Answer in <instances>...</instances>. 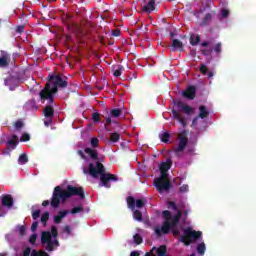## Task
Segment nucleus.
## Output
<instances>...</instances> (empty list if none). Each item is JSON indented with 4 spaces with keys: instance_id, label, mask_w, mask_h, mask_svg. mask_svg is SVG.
Here are the masks:
<instances>
[{
    "instance_id": "f257e3e1",
    "label": "nucleus",
    "mask_w": 256,
    "mask_h": 256,
    "mask_svg": "<svg viewBox=\"0 0 256 256\" xmlns=\"http://www.w3.org/2000/svg\"><path fill=\"white\" fill-rule=\"evenodd\" d=\"M84 153L89 155L92 160L91 162L89 160L88 166L83 168L84 175H91L93 179H99L100 177L99 187L111 189V183L109 182H117L119 181V177L115 174L105 172V166L99 161V153H97V150H93V148H85Z\"/></svg>"
},
{
    "instance_id": "f03ea898",
    "label": "nucleus",
    "mask_w": 256,
    "mask_h": 256,
    "mask_svg": "<svg viewBox=\"0 0 256 256\" xmlns=\"http://www.w3.org/2000/svg\"><path fill=\"white\" fill-rule=\"evenodd\" d=\"M78 196L80 199H85V191L83 187H74L72 185H68L66 190H64L61 186H56L52 193L51 201L44 200L42 202V207H48L50 204L53 209H57L59 205L65 203L70 197Z\"/></svg>"
},
{
    "instance_id": "7ed1b4c3",
    "label": "nucleus",
    "mask_w": 256,
    "mask_h": 256,
    "mask_svg": "<svg viewBox=\"0 0 256 256\" xmlns=\"http://www.w3.org/2000/svg\"><path fill=\"white\" fill-rule=\"evenodd\" d=\"M67 77L63 75H50L44 86V88L39 92L40 101L45 103L48 101L50 105L55 103V95L59 91V87L65 89L69 85L67 82Z\"/></svg>"
},
{
    "instance_id": "20e7f679",
    "label": "nucleus",
    "mask_w": 256,
    "mask_h": 256,
    "mask_svg": "<svg viewBox=\"0 0 256 256\" xmlns=\"http://www.w3.org/2000/svg\"><path fill=\"white\" fill-rule=\"evenodd\" d=\"M164 222L161 228H155V234L157 237H161L162 235H167L171 229H175L177 225H179V221H181V217H183V213L178 211L174 216L171 215V211L165 210L162 212Z\"/></svg>"
},
{
    "instance_id": "39448f33",
    "label": "nucleus",
    "mask_w": 256,
    "mask_h": 256,
    "mask_svg": "<svg viewBox=\"0 0 256 256\" xmlns=\"http://www.w3.org/2000/svg\"><path fill=\"white\" fill-rule=\"evenodd\" d=\"M58 236L59 230H57V227L55 226L51 227V232H42L41 243L42 246L46 249V251L52 252L55 251V247H59V240L57 239Z\"/></svg>"
},
{
    "instance_id": "423d86ee",
    "label": "nucleus",
    "mask_w": 256,
    "mask_h": 256,
    "mask_svg": "<svg viewBox=\"0 0 256 256\" xmlns=\"http://www.w3.org/2000/svg\"><path fill=\"white\" fill-rule=\"evenodd\" d=\"M184 235L180 236L179 241L181 243H184L186 247H189L191 243H195V241H198V239H201V235H203V232L201 231H195L191 227H187L183 230Z\"/></svg>"
},
{
    "instance_id": "0eeeda50",
    "label": "nucleus",
    "mask_w": 256,
    "mask_h": 256,
    "mask_svg": "<svg viewBox=\"0 0 256 256\" xmlns=\"http://www.w3.org/2000/svg\"><path fill=\"white\" fill-rule=\"evenodd\" d=\"M178 139V147L173 149V153H175L176 157H180L179 154L182 153V151H185V148L189 143V138L187 137V130L182 131L179 134Z\"/></svg>"
},
{
    "instance_id": "6e6552de",
    "label": "nucleus",
    "mask_w": 256,
    "mask_h": 256,
    "mask_svg": "<svg viewBox=\"0 0 256 256\" xmlns=\"http://www.w3.org/2000/svg\"><path fill=\"white\" fill-rule=\"evenodd\" d=\"M154 185L158 193H165V191L167 192L171 189V182L167 180V174H165V176L155 178Z\"/></svg>"
},
{
    "instance_id": "1a4fd4ad",
    "label": "nucleus",
    "mask_w": 256,
    "mask_h": 256,
    "mask_svg": "<svg viewBox=\"0 0 256 256\" xmlns=\"http://www.w3.org/2000/svg\"><path fill=\"white\" fill-rule=\"evenodd\" d=\"M127 205L128 209H130L133 212V219L139 222L143 221V212L135 209V198L133 196L127 197Z\"/></svg>"
},
{
    "instance_id": "9d476101",
    "label": "nucleus",
    "mask_w": 256,
    "mask_h": 256,
    "mask_svg": "<svg viewBox=\"0 0 256 256\" xmlns=\"http://www.w3.org/2000/svg\"><path fill=\"white\" fill-rule=\"evenodd\" d=\"M9 63H11V54L7 51H0V67L5 68L9 67Z\"/></svg>"
},
{
    "instance_id": "9b49d317",
    "label": "nucleus",
    "mask_w": 256,
    "mask_h": 256,
    "mask_svg": "<svg viewBox=\"0 0 256 256\" xmlns=\"http://www.w3.org/2000/svg\"><path fill=\"white\" fill-rule=\"evenodd\" d=\"M182 95L183 97H185V99L193 101V99H195V96L197 95V87L188 86L187 89L182 92Z\"/></svg>"
},
{
    "instance_id": "f8f14e48",
    "label": "nucleus",
    "mask_w": 256,
    "mask_h": 256,
    "mask_svg": "<svg viewBox=\"0 0 256 256\" xmlns=\"http://www.w3.org/2000/svg\"><path fill=\"white\" fill-rule=\"evenodd\" d=\"M175 105L178 108V111H182L183 113H186V115H191V113H193V108L183 103V101H177L175 102Z\"/></svg>"
},
{
    "instance_id": "ddd939ff",
    "label": "nucleus",
    "mask_w": 256,
    "mask_h": 256,
    "mask_svg": "<svg viewBox=\"0 0 256 256\" xmlns=\"http://www.w3.org/2000/svg\"><path fill=\"white\" fill-rule=\"evenodd\" d=\"M43 115L46 119H53L55 117V109L53 105L48 102V105L44 107Z\"/></svg>"
},
{
    "instance_id": "4468645a",
    "label": "nucleus",
    "mask_w": 256,
    "mask_h": 256,
    "mask_svg": "<svg viewBox=\"0 0 256 256\" xmlns=\"http://www.w3.org/2000/svg\"><path fill=\"white\" fill-rule=\"evenodd\" d=\"M172 115H173V119H175L177 122H179L182 127H187V121H185L184 117H181V114L179 113V111L175 108L172 109Z\"/></svg>"
},
{
    "instance_id": "2eb2a0df",
    "label": "nucleus",
    "mask_w": 256,
    "mask_h": 256,
    "mask_svg": "<svg viewBox=\"0 0 256 256\" xmlns=\"http://www.w3.org/2000/svg\"><path fill=\"white\" fill-rule=\"evenodd\" d=\"M171 165H173V162H171V159H168L166 162H163L160 164L161 177H165V175H167V171L171 169Z\"/></svg>"
},
{
    "instance_id": "dca6fc26",
    "label": "nucleus",
    "mask_w": 256,
    "mask_h": 256,
    "mask_svg": "<svg viewBox=\"0 0 256 256\" xmlns=\"http://www.w3.org/2000/svg\"><path fill=\"white\" fill-rule=\"evenodd\" d=\"M17 145H19V137L13 134L12 138L7 142V149L12 151V149L17 148Z\"/></svg>"
},
{
    "instance_id": "f3484780",
    "label": "nucleus",
    "mask_w": 256,
    "mask_h": 256,
    "mask_svg": "<svg viewBox=\"0 0 256 256\" xmlns=\"http://www.w3.org/2000/svg\"><path fill=\"white\" fill-rule=\"evenodd\" d=\"M213 17H215L214 11L207 13L200 23L201 27H207V25L213 21Z\"/></svg>"
},
{
    "instance_id": "a211bd4d",
    "label": "nucleus",
    "mask_w": 256,
    "mask_h": 256,
    "mask_svg": "<svg viewBox=\"0 0 256 256\" xmlns=\"http://www.w3.org/2000/svg\"><path fill=\"white\" fill-rule=\"evenodd\" d=\"M1 201L3 207H7L8 209H11V207H13V197L11 195L3 196Z\"/></svg>"
},
{
    "instance_id": "6ab92c4d",
    "label": "nucleus",
    "mask_w": 256,
    "mask_h": 256,
    "mask_svg": "<svg viewBox=\"0 0 256 256\" xmlns=\"http://www.w3.org/2000/svg\"><path fill=\"white\" fill-rule=\"evenodd\" d=\"M67 215H69V210L59 211L58 215L54 216V223H61V221H63Z\"/></svg>"
},
{
    "instance_id": "aec40b11",
    "label": "nucleus",
    "mask_w": 256,
    "mask_h": 256,
    "mask_svg": "<svg viewBox=\"0 0 256 256\" xmlns=\"http://www.w3.org/2000/svg\"><path fill=\"white\" fill-rule=\"evenodd\" d=\"M171 47H172V51H183L184 49L183 42H181V40L179 39L172 40Z\"/></svg>"
},
{
    "instance_id": "412c9836",
    "label": "nucleus",
    "mask_w": 256,
    "mask_h": 256,
    "mask_svg": "<svg viewBox=\"0 0 256 256\" xmlns=\"http://www.w3.org/2000/svg\"><path fill=\"white\" fill-rule=\"evenodd\" d=\"M145 13H153L155 11V0H149L146 5L143 6Z\"/></svg>"
},
{
    "instance_id": "4be33fe9",
    "label": "nucleus",
    "mask_w": 256,
    "mask_h": 256,
    "mask_svg": "<svg viewBox=\"0 0 256 256\" xmlns=\"http://www.w3.org/2000/svg\"><path fill=\"white\" fill-rule=\"evenodd\" d=\"M198 117L200 119H207V117H209V110L207 109V106H205V105L199 106Z\"/></svg>"
},
{
    "instance_id": "5701e85b",
    "label": "nucleus",
    "mask_w": 256,
    "mask_h": 256,
    "mask_svg": "<svg viewBox=\"0 0 256 256\" xmlns=\"http://www.w3.org/2000/svg\"><path fill=\"white\" fill-rule=\"evenodd\" d=\"M201 42V36L200 35H196V37L194 35H192L190 37V44L195 47V45H199V43Z\"/></svg>"
},
{
    "instance_id": "b1692460",
    "label": "nucleus",
    "mask_w": 256,
    "mask_h": 256,
    "mask_svg": "<svg viewBox=\"0 0 256 256\" xmlns=\"http://www.w3.org/2000/svg\"><path fill=\"white\" fill-rule=\"evenodd\" d=\"M123 114V110H121V108H116V109H112L110 111V117H121V115Z\"/></svg>"
},
{
    "instance_id": "393cba45",
    "label": "nucleus",
    "mask_w": 256,
    "mask_h": 256,
    "mask_svg": "<svg viewBox=\"0 0 256 256\" xmlns=\"http://www.w3.org/2000/svg\"><path fill=\"white\" fill-rule=\"evenodd\" d=\"M121 139V134L114 132L110 135V141L111 143H119V140Z\"/></svg>"
},
{
    "instance_id": "a878e982",
    "label": "nucleus",
    "mask_w": 256,
    "mask_h": 256,
    "mask_svg": "<svg viewBox=\"0 0 256 256\" xmlns=\"http://www.w3.org/2000/svg\"><path fill=\"white\" fill-rule=\"evenodd\" d=\"M147 201L145 199H137L135 200V209H143Z\"/></svg>"
},
{
    "instance_id": "bb28decb",
    "label": "nucleus",
    "mask_w": 256,
    "mask_h": 256,
    "mask_svg": "<svg viewBox=\"0 0 256 256\" xmlns=\"http://www.w3.org/2000/svg\"><path fill=\"white\" fill-rule=\"evenodd\" d=\"M206 247H205V242H201L197 245V252L200 254V255H205V251H206Z\"/></svg>"
},
{
    "instance_id": "cd10ccee",
    "label": "nucleus",
    "mask_w": 256,
    "mask_h": 256,
    "mask_svg": "<svg viewBox=\"0 0 256 256\" xmlns=\"http://www.w3.org/2000/svg\"><path fill=\"white\" fill-rule=\"evenodd\" d=\"M18 161L20 165H25V163H29V158L27 157V154H21L18 158Z\"/></svg>"
},
{
    "instance_id": "c85d7f7f",
    "label": "nucleus",
    "mask_w": 256,
    "mask_h": 256,
    "mask_svg": "<svg viewBox=\"0 0 256 256\" xmlns=\"http://www.w3.org/2000/svg\"><path fill=\"white\" fill-rule=\"evenodd\" d=\"M23 127H25V124L23 123V120H17L14 123V129H16V131H21V129H23Z\"/></svg>"
},
{
    "instance_id": "c756f323",
    "label": "nucleus",
    "mask_w": 256,
    "mask_h": 256,
    "mask_svg": "<svg viewBox=\"0 0 256 256\" xmlns=\"http://www.w3.org/2000/svg\"><path fill=\"white\" fill-rule=\"evenodd\" d=\"M171 138V134L169 132H164L161 135V141L162 143H169V139Z\"/></svg>"
},
{
    "instance_id": "7c9ffc66",
    "label": "nucleus",
    "mask_w": 256,
    "mask_h": 256,
    "mask_svg": "<svg viewBox=\"0 0 256 256\" xmlns=\"http://www.w3.org/2000/svg\"><path fill=\"white\" fill-rule=\"evenodd\" d=\"M41 223H43V225H47V221H49V212H44L40 218Z\"/></svg>"
},
{
    "instance_id": "2f4dec72",
    "label": "nucleus",
    "mask_w": 256,
    "mask_h": 256,
    "mask_svg": "<svg viewBox=\"0 0 256 256\" xmlns=\"http://www.w3.org/2000/svg\"><path fill=\"white\" fill-rule=\"evenodd\" d=\"M82 211H84L83 206H78V207L72 208V210L70 211V213H71L72 215H77V213H82Z\"/></svg>"
},
{
    "instance_id": "473e14b6",
    "label": "nucleus",
    "mask_w": 256,
    "mask_h": 256,
    "mask_svg": "<svg viewBox=\"0 0 256 256\" xmlns=\"http://www.w3.org/2000/svg\"><path fill=\"white\" fill-rule=\"evenodd\" d=\"M134 239V243H136V245H141L143 243V237H141V235L139 234H135L133 236Z\"/></svg>"
},
{
    "instance_id": "72a5a7b5",
    "label": "nucleus",
    "mask_w": 256,
    "mask_h": 256,
    "mask_svg": "<svg viewBox=\"0 0 256 256\" xmlns=\"http://www.w3.org/2000/svg\"><path fill=\"white\" fill-rule=\"evenodd\" d=\"M20 141H22L23 143H27V141H31V136L27 133H24L20 137Z\"/></svg>"
},
{
    "instance_id": "f704fd0d",
    "label": "nucleus",
    "mask_w": 256,
    "mask_h": 256,
    "mask_svg": "<svg viewBox=\"0 0 256 256\" xmlns=\"http://www.w3.org/2000/svg\"><path fill=\"white\" fill-rule=\"evenodd\" d=\"M118 68L114 70V77H121V74L123 73V67L117 66Z\"/></svg>"
},
{
    "instance_id": "c9c22d12",
    "label": "nucleus",
    "mask_w": 256,
    "mask_h": 256,
    "mask_svg": "<svg viewBox=\"0 0 256 256\" xmlns=\"http://www.w3.org/2000/svg\"><path fill=\"white\" fill-rule=\"evenodd\" d=\"M41 217V210H35L32 212V219H34V221H37V219H39Z\"/></svg>"
},
{
    "instance_id": "e433bc0d",
    "label": "nucleus",
    "mask_w": 256,
    "mask_h": 256,
    "mask_svg": "<svg viewBox=\"0 0 256 256\" xmlns=\"http://www.w3.org/2000/svg\"><path fill=\"white\" fill-rule=\"evenodd\" d=\"M92 119H93L94 123H99V121L101 120L100 114L98 112H94L92 114Z\"/></svg>"
},
{
    "instance_id": "4c0bfd02",
    "label": "nucleus",
    "mask_w": 256,
    "mask_h": 256,
    "mask_svg": "<svg viewBox=\"0 0 256 256\" xmlns=\"http://www.w3.org/2000/svg\"><path fill=\"white\" fill-rule=\"evenodd\" d=\"M207 65H205L204 63L200 64V72L202 73V75H207Z\"/></svg>"
},
{
    "instance_id": "58836bf2",
    "label": "nucleus",
    "mask_w": 256,
    "mask_h": 256,
    "mask_svg": "<svg viewBox=\"0 0 256 256\" xmlns=\"http://www.w3.org/2000/svg\"><path fill=\"white\" fill-rule=\"evenodd\" d=\"M180 193H188L189 192V185L184 184L179 189Z\"/></svg>"
},
{
    "instance_id": "ea45409f",
    "label": "nucleus",
    "mask_w": 256,
    "mask_h": 256,
    "mask_svg": "<svg viewBox=\"0 0 256 256\" xmlns=\"http://www.w3.org/2000/svg\"><path fill=\"white\" fill-rule=\"evenodd\" d=\"M37 241V234H32L29 238V242L31 243V245H35Z\"/></svg>"
},
{
    "instance_id": "a19ab883",
    "label": "nucleus",
    "mask_w": 256,
    "mask_h": 256,
    "mask_svg": "<svg viewBox=\"0 0 256 256\" xmlns=\"http://www.w3.org/2000/svg\"><path fill=\"white\" fill-rule=\"evenodd\" d=\"M202 55H205L206 57L211 55V53H213L212 49H202L201 50Z\"/></svg>"
},
{
    "instance_id": "79ce46f5",
    "label": "nucleus",
    "mask_w": 256,
    "mask_h": 256,
    "mask_svg": "<svg viewBox=\"0 0 256 256\" xmlns=\"http://www.w3.org/2000/svg\"><path fill=\"white\" fill-rule=\"evenodd\" d=\"M91 145H92V147H99V139L98 138H92L91 139Z\"/></svg>"
},
{
    "instance_id": "37998d69",
    "label": "nucleus",
    "mask_w": 256,
    "mask_h": 256,
    "mask_svg": "<svg viewBox=\"0 0 256 256\" xmlns=\"http://www.w3.org/2000/svg\"><path fill=\"white\" fill-rule=\"evenodd\" d=\"M78 155H80V157L84 159V161L89 162V158L85 156V153L83 152V150H78Z\"/></svg>"
},
{
    "instance_id": "c03bdc74",
    "label": "nucleus",
    "mask_w": 256,
    "mask_h": 256,
    "mask_svg": "<svg viewBox=\"0 0 256 256\" xmlns=\"http://www.w3.org/2000/svg\"><path fill=\"white\" fill-rule=\"evenodd\" d=\"M221 15L224 19H227V17H229V10L227 9H222L221 11Z\"/></svg>"
},
{
    "instance_id": "a18cd8bd",
    "label": "nucleus",
    "mask_w": 256,
    "mask_h": 256,
    "mask_svg": "<svg viewBox=\"0 0 256 256\" xmlns=\"http://www.w3.org/2000/svg\"><path fill=\"white\" fill-rule=\"evenodd\" d=\"M168 207H170L174 211H177V204H175V202L173 201L168 202Z\"/></svg>"
},
{
    "instance_id": "49530a36",
    "label": "nucleus",
    "mask_w": 256,
    "mask_h": 256,
    "mask_svg": "<svg viewBox=\"0 0 256 256\" xmlns=\"http://www.w3.org/2000/svg\"><path fill=\"white\" fill-rule=\"evenodd\" d=\"M37 227H39V222L35 221L32 223L31 231L35 232L37 231Z\"/></svg>"
},
{
    "instance_id": "de8ad7c7",
    "label": "nucleus",
    "mask_w": 256,
    "mask_h": 256,
    "mask_svg": "<svg viewBox=\"0 0 256 256\" xmlns=\"http://www.w3.org/2000/svg\"><path fill=\"white\" fill-rule=\"evenodd\" d=\"M216 53H221V42L217 43L214 47Z\"/></svg>"
},
{
    "instance_id": "09e8293b",
    "label": "nucleus",
    "mask_w": 256,
    "mask_h": 256,
    "mask_svg": "<svg viewBox=\"0 0 256 256\" xmlns=\"http://www.w3.org/2000/svg\"><path fill=\"white\" fill-rule=\"evenodd\" d=\"M111 117L112 116L106 118V124L104 125L106 131H109V129H107V125H111V123H112Z\"/></svg>"
},
{
    "instance_id": "8fccbe9b",
    "label": "nucleus",
    "mask_w": 256,
    "mask_h": 256,
    "mask_svg": "<svg viewBox=\"0 0 256 256\" xmlns=\"http://www.w3.org/2000/svg\"><path fill=\"white\" fill-rule=\"evenodd\" d=\"M19 233H20L21 237L25 236V233H26V228H25V226H21V227L19 228Z\"/></svg>"
},
{
    "instance_id": "3c124183",
    "label": "nucleus",
    "mask_w": 256,
    "mask_h": 256,
    "mask_svg": "<svg viewBox=\"0 0 256 256\" xmlns=\"http://www.w3.org/2000/svg\"><path fill=\"white\" fill-rule=\"evenodd\" d=\"M23 31H25V26L23 25L17 26L16 33H23Z\"/></svg>"
},
{
    "instance_id": "603ef678",
    "label": "nucleus",
    "mask_w": 256,
    "mask_h": 256,
    "mask_svg": "<svg viewBox=\"0 0 256 256\" xmlns=\"http://www.w3.org/2000/svg\"><path fill=\"white\" fill-rule=\"evenodd\" d=\"M170 231H172L174 237H179V235H181V232L178 229L173 230L172 228Z\"/></svg>"
},
{
    "instance_id": "864d4df0",
    "label": "nucleus",
    "mask_w": 256,
    "mask_h": 256,
    "mask_svg": "<svg viewBox=\"0 0 256 256\" xmlns=\"http://www.w3.org/2000/svg\"><path fill=\"white\" fill-rule=\"evenodd\" d=\"M51 123H53V118H47V120L44 121V125L46 127H49V125H51Z\"/></svg>"
},
{
    "instance_id": "5fc2aeb1",
    "label": "nucleus",
    "mask_w": 256,
    "mask_h": 256,
    "mask_svg": "<svg viewBox=\"0 0 256 256\" xmlns=\"http://www.w3.org/2000/svg\"><path fill=\"white\" fill-rule=\"evenodd\" d=\"M64 233H67V235H71V227L69 225H66L64 227Z\"/></svg>"
},
{
    "instance_id": "6e6d98bb",
    "label": "nucleus",
    "mask_w": 256,
    "mask_h": 256,
    "mask_svg": "<svg viewBox=\"0 0 256 256\" xmlns=\"http://www.w3.org/2000/svg\"><path fill=\"white\" fill-rule=\"evenodd\" d=\"M112 35H113L114 37H119V35H121V31H119V30H114L113 33H112Z\"/></svg>"
},
{
    "instance_id": "4d7b16f0",
    "label": "nucleus",
    "mask_w": 256,
    "mask_h": 256,
    "mask_svg": "<svg viewBox=\"0 0 256 256\" xmlns=\"http://www.w3.org/2000/svg\"><path fill=\"white\" fill-rule=\"evenodd\" d=\"M130 256H141V254L139 253V251H132L130 253Z\"/></svg>"
},
{
    "instance_id": "13d9d810",
    "label": "nucleus",
    "mask_w": 256,
    "mask_h": 256,
    "mask_svg": "<svg viewBox=\"0 0 256 256\" xmlns=\"http://www.w3.org/2000/svg\"><path fill=\"white\" fill-rule=\"evenodd\" d=\"M199 116H196L195 118H193L192 120V125H195V123H197V121H199Z\"/></svg>"
},
{
    "instance_id": "bf43d9fd",
    "label": "nucleus",
    "mask_w": 256,
    "mask_h": 256,
    "mask_svg": "<svg viewBox=\"0 0 256 256\" xmlns=\"http://www.w3.org/2000/svg\"><path fill=\"white\" fill-rule=\"evenodd\" d=\"M201 46L202 47H209V42L204 41V42H202Z\"/></svg>"
},
{
    "instance_id": "052dcab7",
    "label": "nucleus",
    "mask_w": 256,
    "mask_h": 256,
    "mask_svg": "<svg viewBox=\"0 0 256 256\" xmlns=\"http://www.w3.org/2000/svg\"><path fill=\"white\" fill-rule=\"evenodd\" d=\"M145 256H154V255H153V250H151L150 252H147V253L145 254Z\"/></svg>"
},
{
    "instance_id": "680f3d73",
    "label": "nucleus",
    "mask_w": 256,
    "mask_h": 256,
    "mask_svg": "<svg viewBox=\"0 0 256 256\" xmlns=\"http://www.w3.org/2000/svg\"><path fill=\"white\" fill-rule=\"evenodd\" d=\"M213 75H214L213 72H211V71L208 72V79H211V77H213Z\"/></svg>"
},
{
    "instance_id": "e2e57ef3",
    "label": "nucleus",
    "mask_w": 256,
    "mask_h": 256,
    "mask_svg": "<svg viewBox=\"0 0 256 256\" xmlns=\"http://www.w3.org/2000/svg\"><path fill=\"white\" fill-rule=\"evenodd\" d=\"M187 215H189V211L184 210V217H187Z\"/></svg>"
},
{
    "instance_id": "0e129e2a",
    "label": "nucleus",
    "mask_w": 256,
    "mask_h": 256,
    "mask_svg": "<svg viewBox=\"0 0 256 256\" xmlns=\"http://www.w3.org/2000/svg\"><path fill=\"white\" fill-rule=\"evenodd\" d=\"M2 23H3V20H2V19H0V27H1Z\"/></svg>"
},
{
    "instance_id": "69168bd1",
    "label": "nucleus",
    "mask_w": 256,
    "mask_h": 256,
    "mask_svg": "<svg viewBox=\"0 0 256 256\" xmlns=\"http://www.w3.org/2000/svg\"><path fill=\"white\" fill-rule=\"evenodd\" d=\"M170 36H171V37H175V34H173V33H170Z\"/></svg>"
},
{
    "instance_id": "338daca9",
    "label": "nucleus",
    "mask_w": 256,
    "mask_h": 256,
    "mask_svg": "<svg viewBox=\"0 0 256 256\" xmlns=\"http://www.w3.org/2000/svg\"><path fill=\"white\" fill-rule=\"evenodd\" d=\"M190 256H197L195 253H192Z\"/></svg>"
},
{
    "instance_id": "774afa93",
    "label": "nucleus",
    "mask_w": 256,
    "mask_h": 256,
    "mask_svg": "<svg viewBox=\"0 0 256 256\" xmlns=\"http://www.w3.org/2000/svg\"><path fill=\"white\" fill-rule=\"evenodd\" d=\"M0 256H5V255H1V254H0Z\"/></svg>"
}]
</instances>
